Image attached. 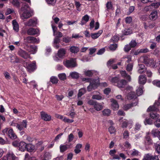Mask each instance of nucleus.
Instances as JSON below:
<instances>
[{"instance_id": "43", "label": "nucleus", "mask_w": 160, "mask_h": 160, "mask_svg": "<svg viewBox=\"0 0 160 160\" xmlns=\"http://www.w3.org/2000/svg\"><path fill=\"white\" fill-rule=\"evenodd\" d=\"M102 113L103 115L108 116L111 114V111L109 109H105L102 111Z\"/></svg>"}, {"instance_id": "10", "label": "nucleus", "mask_w": 160, "mask_h": 160, "mask_svg": "<svg viewBox=\"0 0 160 160\" xmlns=\"http://www.w3.org/2000/svg\"><path fill=\"white\" fill-rule=\"evenodd\" d=\"M37 23V20L35 18L29 19L28 21L24 22V25L26 26H34Z\"/></svg>"}, {"instance_id": "13", "label": "nucleus", "mask_w": 160, "mask_h": 160, "mask_svg": "<svg viewBox=\"0 0 160 160\" xmlns=\"http://www.w3.org/2000/svg\"><path fill=\"white\" fill-rule=\"evenodd\" d=\"M41 116L42 119L45 121H50L51 119V116L44 112H41Z\"/></svg>"}, {"instance_id": "20", "label": "nucleus", "mask_w": 160, "mask_h": 160, "mask_svg": "<svg viewBox=\"0 0 160 160\" xmlns=\"http://www.w3.org/2000/svg\"><path fill=\"white\" fill-rule=\"evenodd\" d=\"M11 62L13 63H18L19 62V60L18 57L14 55H11L10 56Z\"/></svg>"}, {"instance_id": "3", "label": "nucleus", "mask_w": 160, "mask_h": 160, "mask_svg": "<svg viewBox=\"0 0 160 160\" xmlns=\"http://www.w3.org/2000/svg\"><path fill=\"white\" fill-rule=\"evenodd\" d=\"M143 58L144 63L147 66L151 68H156L157 66L156 60L152 58H149L146 56H144Z\"/></svg>"}, {"instance_id": "40", "label": "nucleus", "mask_w": 160, "mask_h": 160, "mask_svg": "<svg viewBox=\"0 0 160 160\" xmlns=\"http://www.w3.org/2000/svg\"><path fill=\"white\" fill-rule=\"evenodd\" d=\"M149 134V133L148 132L147 133V137H146L145 142L146 144L148 145H150L152 143V141L148 135Z\"/></svg>"}, {"instance_id": "47", "label": "nucleus", "mask_w": 160, "mask_h": 160, "mask_svg": "<svg viewBox=\"0 0 160 160\" xmlns=\"http://www.w3.org/2000/svg\"><path fill=\"white\" fill-rule=\"evenodd\" d=\"M86 90L85 88H82L79 90L78 93V96L80 97L83 94L85 93L86 92Z\"/></svg>"}, {"instance_id": "6", "label": "nucleus", "mask_w": 160, "mask_h": 160, "mask_svg": "<svg viewBox=\"0 0 160 160\" xmlns=\"http://www.w3.org/2000/svg\"><path fill=\"white\" fill-rule=\"evenodd\" d=\"M25 40L29 43H38L40 42V40L38 38H36L32 36H28L25 39Z\"/></svg>"}, {"instance_id": "34", "label": "nucleus", "mask_w": 160, "mask_h": 160, "mask_svg": "<svg viewBox=\"0 0 160 160\" xmlns=\"http://www.w3.org/2000/svg\"><path fill=\"white\" fill-rule=\"evenodd\" d=\"M82 147V145L80 143L77 144L76 146L75 149L74 150L76 154H78L81 152L80 149Z\"/></svg>"}, {"instance_id": "27", "label": "nucleus", "mask_w": 160, "mask_h": 160, "mask_svg": "<svg viewBox=\"0 0 160 160\" xmlns=\"http://www.w3.org/2000/svg\"><path fill=\"white\" fill-rule=\"evenodd\" d=\"M89 17L88 15H86L82 17L80 24L83 25L86 24L89 20Z\"/></svg>"}, {"instance_id": "23", "label": "nucleus", "mask_w": 160, "mask_h": 160, "mask_svg": "<svg viewBox=\"0 0 160 160\" xmlns=\"http://www.w3.org/2000/svg\"><path fill=\"white\" fill-rule=\"evenodd\" d=\"M158 13L156 11H153L149 15V18L151 20H154L158 17Z\"/></svg>"}, {"instance_id": "15", "label": "nucleus", "mask_w": 160, "mask_h": 160, "mask_svg": "<svg viewBox=\"0 0 160 160\" xmlns=\"http://www.w3.org/2000/svg\"><path fill=\"white\" fill-rule=\"evenodd\" d=\"M159 106V104L158 102H155L154 105L149 106L147 109V112L155 111L158 110L157 107Z\"/></svg>"}, {"instance_id": "53", "label": "nucleus", "mask_w": 160, "mask_h": 160, "mask_svg": "<svg viewBox=\"0 0 160 160\" xmlns=\"http://www.w3.org/2000/svg\"><path fill=\"white\" fill-rule=\"evenodd\" d=\"M133 65L132 63H129L127 65L126 69L128 72H131L132 71Z\"/></svg>"}, {"instance_id": "48", "label": "nucleus", "mask_w": 160, "mask_h": 160, "mask_svg": "<svg viewBox=\"0 0 160 160\" xmlns=\"http://www.w3.org/2000/svg\"><path fill=\"white\" fill-rule=\"evenodd\" d=\"M129 44L132 48H133L135 47L137 45L138 43L136 42V40H132L130 42Z\"/></svg>"}, {"instance_id": "18", "label": "nucleus", "mask_w": 160, "mask_h": 160, "mask_svg": "<svg viewBox=\"0 0 160 160\" xmlns=\"http://www.w3.org/2000/svg\"><path fill=\"white\" fill-rule=\"evenodd\" d=\"M27 145L24 142H20L18 146L19 150L22 152L25 151L26 149Z\"/></svg>"}, {"instance_id": "41", "label": "nucleus", "mask_w": 160, "mask_h": 160, "mask_svg": "<svg viewBox=\"0 0 160 160\" xmlns=\"http://www.w3.org/2000/svg\"><path fill=\"white\" fill-rule=\"evenodd\" d=\"M141 125L139 123H137L134 126L133 133H136L141 128Z\"/></svg>"}, {"instance_id": "35", "label": "nucleus", "mask_w": 160, "mask_h": 160, "mask_svg": "<svg viewBox=\"0 0 160 160\" xmlns=\"http://www.w3.org/2000/svg\"><path fill=\"white\" fill-rule=\"evenodd\" d=\"M70 50L71 52L74 53H76L78 52L79 50V48L77 47L72 46L70 47Z\"/></svg>"}, {"instance_id": "22", "label": "nucleus", "mask_w": 160, "mask_h": 160, "mask_svg": "<svg viewBox=\"0 0 160 160\" xmlns=\"http://www.w3.org/2000/svg\"><path fill=\"white\" fill-rule=\"evenodd\" d=\"M66 50L65 49L61 48L59 50L58 52V56L60 58H62L65 55Z\"/></svg>"}, {"instance_id": "28", "label": "nucleus", "mask_w": 160, "mask_h": 160, "mask_svg": "<svg viewBox=\"0 0 160 160\" xmlns=\"http://www.w3.org/2000/svg\"><path fill=\"white\" fill-rule=\"evenodd\" d=\"M137 103L138 101L136 100L135 102L124 105L123 107L124 109L125 110H127L130 108L132 107L136 106L137 104Z\"/></svg>"}, {"instance_id": "25", "label": "nucleus", "mask_w": 160, "mask_h": 160, "mask_svg": "<svg viewBox=\"0 0 160 160\" xmlns=\"http://www.w3.org/2000/svg\"><path fill=\"white\" fill-rule=\"evenodd\" d=\"M37 47L35 45H33L30 46L29 49H28V50L31 53L34 54L37 52Z\"/></svg>"}, {"instance_id": "44", "label": "nucleus", "mask_w": 160, "mask_h": 160, "mask_svg": "<svg viewBox=\"0 0 160 160\" xmlns=\"http://www.w3.org/2000/svg\"><path fill=\"white\" fill-rule=\"evenodd\" d=\"M60 152H63L66 151L68 148V147L66 145L61 144L59 147Z\"/></svg>"}, {"instance_id": "5", "label": "nucleus", "mask_w": 160, "mask_h": 160, "mask_svg": "<svg viewBox=\"0 0 160 160\" xmlns=\"http://www.w3.org/2000/svg\"><path fill=\"white\" fill-rule=\"evenodd\" d=\"M63 64L67 67H74L76 66L75 59L71 58L70 60H67L65 62H63Z\"/></svg>"}, {"instance_id": "2", "label": "nucleus", "mask_w": 160, "mask_h": 160, "mask_svg": "<svg viewBox=\"0 0 160 160\" xmlns=\"http://www.w3.org/2000/svg\"><path fill=\"white\" fill-rule=\"evenodd\" d=\"M20 14V18L23 20L31 17L32 15V12L28 6H25L24 7L21 8Z\"/></svg>"}, {"instance_id": "9", "label": "nucleus", "mask_w": 160, "mask_h": 160, "mask_svg": "<svg viewBox=\"0 0 160 160\" xmlns=\"http://www.w3.org/2000/svg\"><path fill=\"white\" fill-rule=\"evenodd\" d=\"M17 158L12 152H8L2 158V160H15Z\"/></svg>"}, {"instance_id": "7", "label": "nucleus", "mask_w": 160, "mask_h": 160, "mask_svg": "<svg viewBox=\"0 0 160 160\" xmlns=\"http://www.w3.org/2000/svg\"><path fill=\"white\" fill-rule=\"evenodd\" d=\"M26 66L29 72H33L36 69V62L35 61H33L32 63L30 64L26 63Z\"/></svg>"}, {"instance_id": "31", "label": "nucleus", "mask_w": 160, "mask_h": 160, "mask_svg": "<svg viewBox=\"0 0 160 160\" xmlns=\"http://www.w3.org/2000/svg\"><path fill=\"white\" fill-rule=\"evenodd\" d=\"M146 70L145 67L143 64L139 65L138 72L139 73H143Z\"/></svg>"}, {"instance_id": "21", "label": "nucleus", "mask_w": 160, "mask_h": 160, "mask_svg": "<svg viewBox=\"0 0 160 160\" xmlns=\"http://www.w3.org/2000/svg\"><path fill=\"white\" fill-rule=\"evenodd\" d=\"M12 25L13 30L17 32H18L19 30V24L15 20L12 21Z\"/></svg>"}, {"instance_id": "55", "label": "nucleus", "mask_w": 160, "mask_h": 160, "mask_svg": "<svg viewBox=\"0 0 160 160\" xmlns=\"http://www.w3.org/2000/svg\"><path fill=\"white\" fill-rule=\"evenodd\" d=\"M155 151L158 154H160V144H155Z\"/></svg>"}, {"instance_id": "16", "label": "nucleus", "mask_w": 160, "mask_h": 160, "mask_svg": "<svg viewBox=\"0 0 160 160\" xmlns=\"http://www.w3.org/2000/svg\"><path fill=\"white\" fill-rule=\"evenodd\" d=\"M103 102L98 103L97 102L93 107L97 111H100L103 108Z\"/></svg>"}, {"instance_id": "24", "label": "nucleus", "mask_w": 160, "mask_h": 160, "mask_svg": "<svg viewBox=\"0 0 160 160\" xmlns=\"http://www.w3.org/2000/svg\"><path fill=\"white\" fill-rule=\"evenodd\" d=\"M102 30H99L98 32L92 33L91 34V38L93 39L97 38L102 33Z\"/></svg>"}, {"instance_id": "51", "label": "nucleus", "mask_w": 160, "mask_h": 160, "mask_svg": "<svg viewBox=\"0 0 160 160\" xmlns=\"http://www.w3.org/2000/svg\"><path fill=\"white\" fill-rule=\"evenodd\" d=\"M117 47V45L116 43H114L111 44L110 45L109 48L111 50L114 51L116 49Z\"/></svg>"}, {"instance_id": "57", "label": "nucleus", "mask_w": 160, "mask_h": 160, "mask_svg": "<svg viewBox=\"0 0 160 160\" xmlns=\"http://www.w3.org/2000/svg\"><path fill=\"white\" fill-rule=\"evenodd\" d=\"M132 33L131 30L130 29H126L123 32V34L124 35H128Z\"/></svg>"}, {"instance_id": "33", "label": "nucleus", "mask_w": 160, "mask_h": 160, "mask_svg": "<svg viewBox=\"0 0 160 160\" xmlns=\"http://www.w3.org/2000/svg\"><path fill=\"white\" fill-rule=\"evenodd\" d=\"M127 83L126 81L124 80H122L118 81V87L119 88H123Z\"/></svg>"}, {"instance_id": "19", "label": "nucleus", "mask_w": 160, "mask_h": 160, "mask_svg": "<svg viewBox=\"0 0 160 160\" xmlns=\"http://www.w3.org/2000/svg\"><path fill=\"white\" fill-rule=\"evenodd\" d=\"M138 82L141 84H144L147 81V79L146 77L144 75H140L138 78Z\"/></svg>"}, {"instance_id": "46", "label": "nucleus", "mask_w": 160, "mask_h": 160, "mask_svg": "<svg viewBox=\"0 0 160 160\" xmlns=\"http://www.w3.org/2000/svg\"><path fill=\"white\" fill-rule=\"evenodd\" d=\"M59 78L61 80H64L66 78V75L65 73H62L58 75Z\"/></svg>"}, {"instance_id": "11", "label": "nucleus", "mask_w": 160, "mask_h": 160, "mask_svg": "<svg viewBox=\"0 0 160 160\" xmlns=\"http://www.w3.org/2000/svg\"><path fill=\"white\" fill-rule=\"evenodd\" d=\"M27 33L28 35H38L39 34V31L37 28H30L28 30Z\"/></svg>"}, {"instance_id": "17", "label": "nucleus", "mask_w": 160, "mask_h": 160, "mask_svg": "<svg viewBox=\"0 0 160 160\" xmlns=\"http://www.w3.org/2000/svg\"><path fill=\"white\" fill-rule=\"evenodd\" d=\"M111 102H112L111 106L112 109L114 110H117L119 108V105L117 101L113 99H111Z\"/></svg>"}, {"instance_id": "1", "label": "nucleus", "mask_w": 160, "mask_h": 160, "mask_svg": "<svg viewBox=\"0 0 160 160\" xmlns=\"http://www.w3.org/2000/svg\"><path fill=\"white\" fill-rule=\"evenodd\" d=\"M82 81H86V82H90L89 85L87 87V90L90 91L97 88L99 84V80L98 79H94L88 78H82Z\"/></svg>"}, {"instance_id": "30", "label": "nucleus", "mask_w": 160, "mask_h": 160, "mask_svg": "<svg viewBox=\"0 0 160 160\" xmlns=\"http://www.w3.org/2000/svg\"><path fill=\"white\" fill-rule=\"evenodd\" d=\"M92 98L93 99H96L97 100H100L103 99V98L101 94L99 92H97L96 94H94L92 96Z\"/></svg>"}, {"instance_id": "8", "label": "nucleus", "mask_w": 160, "mask_h": 160, "mask_svg": "<svg viewBox=\"0 0 160 160\" xmlns=\"http://www.w3.org/2000/svg\"><path fill=\"white\" fill-rule=\"evenodd\" d=\"M142 160H159L157 156H153L150 153L145 154Z\"/></svg>"}, {"instance_id": "63", "label": "nucleus", "mask_w": 160, "mask_h": 160, "mask_svg": "<svg viewBox=\"0 0 160 160\" xmlns=\"http://www.w3.org/2000/svg\"><path fill=\"white\" fill-rule=\"evenodd\" d=\"M128 125V121L126 119H124L122 121V127L123 128H126Z\"/></svg>"}, {"instance_id": "59", "label": "nucleus", "mask_w": 160, "mask_h": 160, "mask_svg": "<svg viewBox=\"0 0 160 160\" xmlns=\"http://www.w3.org/2000/svg\"><path fill=\"white\" fill-rule=\"evenodd\" d=\"M123 138L125 139H128L129 136V132L128 131L125 130L123 134Z\"/></svg>"}, {"instance_id": "26", "label": "nucleus", "mask_w": 160, "mask_h": 160, "mask_svg": "<svg viewBox=\"0 0 160 160\" xmlns=\"http://www.w3.org/2000/svg\"><path fill=\"white\" fill-rule=\"evenodd\" d=\"M26 149L27 151L29 152L34 151L36 149L35 146L31 144H28L27 145Z\"/></svg>"}, {"instance_id": "61", "label": "nucleus", "mask_w": 160, "mask_h": 160, "mask_svg": "<svg viewBox=\"0 0 160 160\" xmlns=\"http://www.w3.org/2000/svg\"><path fill=\"white\" fill-rule=\"evenodd\" d=\"M132 48L129 44H127L124 47V50L125 52H128Z\"/></svg>"}, {"instance_id": "49", "label": "nucleus", "mask_w": 160, "mask_h": 160, "mask_svg": "<svg viewBox=\"0 0 160 160\" xmlns=\"http://www.w3.org/2000/svg\"><path fill=\"white\" fill-rule=\"evenodd\" d=\"M139 153V152L138 150L133 149L132 150L130 154L132 156H135L138 155Z\"/></svg>"}, {"instance_id": "12", "label": "nucleus", "mask_w": 160, "mask_h": 160, "mask_svg": "<svg viewBox=\"0 0 160 160\" xmlns=\"http://www.w3.org/2000/svg\"><path fill=\"white\" fill-rule=\"evenodd\" d=\"M27 122L26 120H23L20 123H17L16 128L19 131L23 130L27 127Z\"/></svg>"}, {"instance_id": "32", "label": "nucleus", "mask_w": 160, "mask_h": 160, "mask_svg": "<svg viewBox=\"0 0 160 160\" xmlns=\"http://www.w3.org/2000/svg\"><path fill=\"white\" fill-rule=\"evenodd\" d=\"M160 129H153L152 130L151 133V134L154 137H158L159 138V132Z\"/></svg>"}, {"instance_id": "50", "label": "nucleus", "mask_w": 160, "mask_h": 160, "mask_svg": "<svg viewBox=\"0 0 160 160\" xmlns=\"http://www.w3.org/2000/svg\"><path fill=\"white\" fill-rule=\"evenodd\" d=\"M153 122L151 118H146L144 121V123L145 125L146 124H153Z\"/></svg>"}, {"instance_id": "36", "label": "nucleus", "mask_w": 160, "mask_h": 160, "mask_svg": "<svg viewBox=\"0 0 160 160\" xmlns=\"http://www.w3.org/2000/svg\"><path fill=\"white\" fill-rule=\"evenodd\" d=\"M120 73L122 77L126 78L129 82L131 80V77L129 75H127L125 71H121Z\"/></svg>"}, {"instance_id": "37", "label": "nucleus", "mask_w": 160, "mask_h": 160, "mask_svg": "<svg viewBox=\"0 0 160 160\" xmlns=\"http://www.w3.org/2000/svg\"><path fill=\"white\" fill-rule=\"evenodd\" d=\"M69 76L72 78L77 79L79 77V74L76 72H71L70 73Z\"/></svg>"}, {"instance_id": "52", "label": "nucleus", "mask_w": 160, "mask_h": 160, "mask_svg": "<svg viewBox=\"0 0 160 160\" xmlns=\"http://www.w3.org/2000/svg\"><path fill=\"white\" fill-rule=\"evenodd\" d=\"M50 81L52 83L55 84L58 83V80L56 77L52 76L51 77Z\"/></svg>"}, {"instance_id": "54", "label": "nucleus", "mask_w": 160, "mask_h": 160, "mask_svg": "<svg viewBox=\"0 0 160 160\" xmlns=\"http://www.w3.org/2000/svg\"><path fill=\"white\" fill-rule=\"evenodd\" d=\"M47 3L49 5H54L57 0H46Z\"/></svg>"}, {"instance_id": "29", "label": "nucleus", "mask_w": 160, "mask_h": 160, "mask_svg": "<svg viewBox=\"0 0 160 160\" xmlns=\"http://www.w3.org/2000/svg\"><path fill=\"white\" fill-rule=\"evenodd\" d=\"M127 99L129 100H131L132 99H135V101L136 100V99L137 98V97L135 95V93L134 92H130L128 94V95L127 96Z\"/></svg>"}, {"instance_id": "62", "label": "nucleus", "mask_w": 160, "mask_h": 160, "mask_svg": "<svg viewBox=\"0 0 160 160\" xmlns=\"http://www.w3.org/2000/svg\"><path fill=\"white\" fill-rule=\"evenodd\" d=\"M66 115L68 116H70L72 118H73L75 117V113L73 112H68L66 114Z\"/></svg>"}, {"instance_id": "58", "label": "nucleus", "mask_w": 160, "mask_h": 160, "mask_svg": "<svg viewBox=\"0 0 160 160\" xmlns=\"http://www.w3.org/2000/svg\"><path fill=\"white\" fill-rule=\"evenodd\" d=\"M108 131L110 134H113L116 132V129L113 126L110 127L108 129Z\"/></svg>"}, {"instance_id": "38", "label": "nucleus", "mask_w": 160, "mask_h": 160, "mask_svg": "<svg viewBox=\"0 0 160 160\" xmlns=\"http://www.w3.org/2000/svg\"><path fill=\"white\" fill-rule=\"evenodd\" d=\"M143 25L144 28L146 29H147L148 27L150 28H152L154 27L155 26V23L153 22H150L148 24V25H147L146 24V22H144L143 23Z\"/></svg>"}, {"instance_id": "39", "label": "nucleus", "mask_w": 160, "mask_h": 160, "mask_svg": "<svg viewBox=\"0 0 160 160\" xmlns=\"http://www.w3.org/2000/svg\"><path fill=\"white\" fill-rule=\"evenodd\" d=\"M150 116L151 118L155 120L159 117L160 115L157 113L152 112L150 114Z\"/></svg>"}, {"instance_id": "60", "label": "nucleus", "mask_w": 160, "mask_h": 160, "mask_svg": "<svg viewBox=\"0 0 160 160\" xmlns=\"http://www.w3.org/2000/svg\"><path fill=\"white\" fill-rule=\"evenodd\" d=\"M35 158L34 157H30L28 154H25V160H35Z\"/></svg>"}, {"instance_id": "42", "label": "nucleus", "mask_w": 160, "mask_h": 160, "mask_svg": "<svg viewBox=\"0 0 160 160\" xmlns=\"http://www.w3.org/2000/svg\"><path fill=\"white\" fill-rule=\"evenodd\" d=\"M143 87L142 86H140L136 90V93L138 96H139L141 95L143 92L142 90Z\"/></svg>"}, {"instance_id": "4", "label": "nucleus", "mask_w": 160, "mask_h": 160, "mask_svg": "<svg viewBox=\"0 0 160 160\" xmlns=\"http://www.w3.org/2000/svg\"><path fill=\"white\" fill-rule=\"evenodd\" d=\"M2 132L4 134L7 133L8 137L12 139H15L17 138L16 135L12 128H6L2 130Z\"/></svg>"}, {"instance_id": "14", "label": "nucleus", "mask_w": 160, "mask_h": 160, "mask_svg": "<svg viewBox=\"0 0 160 160\" xmlns=\"http://www.w3.org/2000/svg\"><path fill=\"white\" fill-rule=\"evenodd\" d=\"M18 55L24 59H27L30 57V55L26 51L22 49L19 50L18 52Z\"/></svg>"}, {"instance_id": "64", "label": "nucleus", "mask_w": 160, "mask_h": 160, "mask_svg": "<svg viewBox=\"0 0 160 160\" xmlns=\"http://www.w3.org/2000/svg\"><path fill=\"white\" fill-rule=\"evenodd\" d=\"M155 126L158 128H160V118L157 119L154 122Z\"/></svg>"}, {"instance_id": "56", "label": "nucleus", "mask_w": 160, "mask_h": 160, "mask_svg": "<svg viewBox=\"0 0 160 160\" xmlns=\"http://www.w3.org/2000/svg\"><path fill=\"white\" fill-rule=\"evenodd\" d=\"M85 75L87 76L90 77L93 75V72L91 70L85 71L84 72Z\"/></svg>"}, {"instance_id": "45", "label": "nucleus", "mask_w": 160, "mask_h": 160, "mask_svg": "<svg viewBox=\"0 0 160 160\" xmlns=\"http://www.w3.org/2000/svg\"><path fill=\"white\" fill-rule=\"evenodd\" d=\"M153 84L158 88H160V80L156 79L154 80L152 82Z\"/></svg>"}]
</instances>
